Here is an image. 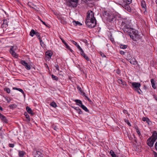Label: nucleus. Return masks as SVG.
<instances>
[{"label":"nucleus","mask_w":157,"mask_h":157,"mask_svg":"<svg viewBox=\"0 0 157 157\" xmlns=\"http://www.w3.org/2000/svg\"><path fill=\"white\" fill-rule=\"evenodd\" d=\"M130 31L128 34L134 41H137L140 39V36L137 31L133 29Z\"/></svg>","instance_id":"f257e3e1"},{"label":"nucleus","mask_w":157,"mask_h":157,"mask_svg":"<svg viewBox=\"0 0 157 157\" xmlns=\"http://www.w3.org/2000/svg\"><path fill=\"white\" fill-rule=\"evenodd\" d=\"M85 23L86 26L90 28H93L96 26L97 22L95 18L91 19H86Z\"/></svg>","instance_id":"f03ea898"},{"label":"nucleus","mask_w":157,"mask_h":157,"mask_svg":"<svg viewBox=\"0 0 157 157\" xmlns=\"http://www.w3.org/2000/svg\"><path fill=\"white\" fill-rule=\"evenodd\" d=\"M131 83H132V88L138 94H140L141 93L140 91H141V90L140 89V87L141 86V84L140 83L135 82H131Z\"/></svg>","instance_id":"7ed1b4c3"},{"label":"nucleus","mask_w":157,"mask_h":157,"mask_svg":"<svg viewBox=\"0 0 157 157\" xmlns=\"http://www.w3.org/2000/svg\"><path fill=\"white\" fill-rule=\"evenodd\" d=\"M78 0H68L67 2L68 6L73 8L76 7L78 5Z\"/></svg>","instance_id":"20e7f679"},{"label":"nucleus","mask_w":157,"mask_h":157,"mask_svg":"<svg viewBox=\"0 0 157 157\" xmlns=\"http://www.w3.org/2000/svg\"><path fill=\"white\" fill-rule=\"evenodd\" d=\"M122 29L123 30L124 33H127L128 34L129 32H130L133 29L131 28L130 26L128 25H124V26H122Z\"/></svg>","instance_id":"39448f33"},{"label":"nucleus","mask_w":157,"mask_h":157,"mask_svg":"<svg viewBox=\"0 0 157 157\" xmlns=\"http://www.w3.org/2000/svg\"><path fill=\"white\" fill-rule=\"evenodd\" d=\"M122 29L123 30L124 33H127L128 34L129 32H130L133 29L131 28L130 26L128 25H124V26H122Z\"/></svg>","instance_id":"423d86ee"},{"label":"nucleus","mask_w":157,"mask_h":157,"mask_svg":"<svg viewBox=\"0 0 157 157\" xmlns=\"http://www.w3.org/2000/svg\"><path fill=\"white\" fill-rule=\"evenodd\" d=\"M129 4H128V3H125V2H123L122 4V6L126 10L129 12H130L131 11V9L129 6Z\"/></svg>","instance_id":"0eeeda50"},{"label":"nucleus","mask_w":157,"mask_h":157,"mask_svg":"<svg viewBox=\"0 0 157 157\" xmlns=\"http://www.w3.org/2000/svg\"><path fill=\"white\" fill-rule=\"evenodd\" d=\"M86 19H92L94 18H95L94 17V12L91 10H89L86 13Z\"/></svg>","instance_id":"6e6552de"},{"label":"nucleus","mask_w":157,"mask_h":157,"mask_svg":"<svg viewBox=\"0 0 157 157\" xmlns=\"http://www.w3.org/2000/svg\"><path fill=\"white\" fill-rule=\"evenodd\" d=\"M23 65L25 68L27 70H29L30 69L31 67L24 60H21L20 62Z\"/></svg>","instance_id":"1a4fd4ad"},{"label":"nucleus","mask_w":157,"mask_h":157,"mask_svg":"<svg viewBox=\"0 0 157 157\" xmlns=\"http://www.w3.org/2000/svg\"><path fill=\"white\" fill-rule=\"evenodd\" d=\"M10 52L12 55L14 57L16 58H17L18 55L16 54L14 50V46H11L10 51Z\"/></svg>","instance_id":"9d476101"},{"label":"nucleus","mask_w":157,"mask_h":157,"mask_svg":"<svg viewBox=\"0 0 157 157\" xmlns=\"http://www.w3.org/2000/svg\"><path fill=\"white\" fill-rule=\"evenodd\" d=\"M153 138L151 137H149L147 140V145L150 146L152 147L153 146L154 142L155 141H154Z\"/></svg>","instance_id":"9b49d317"},{"label":"nucleus","mask_w":157,"mask_h":157,"mask_svg":"<svg viewBox=\"0 0 157 157\" xmlns=\"http://www.w3.org/2000/svg\"><path fill=\"white\" fill-rule=\"evenodd\" d=\"M117 82L120 84H121L123 86V87H127L128 85L127 84L126 82L123 80L122 79H118Z\"/></svg>","instance_id":"f8f14e48"},{"label":"nucleus","mask_w":157,"mask_h":157,"mask_svg":"<svg viewBox=\"0 0 157 157\" xmlns=\"http://www.w3.org/2000/svg\"><path fill=\"white\" fill-rule=\"evenodd\" d=\"M34 157H43V154L38 151H34L33 152Z\"/></svg>","instance_id":"ddd939ff"},{"label":"nucleus","mask_w":157,"mask_h":157,"mask_svg":"<svg viewBox=\"0 0 157 157\" xmlns=\"http://www.w3.org/2000/svg\"><path fill=\"white\" fill-rule=\"evenodd\" d=\"M108 19L109 22L111 23H114L116 21V18L113 15L109 16L108 17Z\"/></svg>","instance_id":"4468645a"},{"label":"nucleus","mask_w":157,"mask_h":157,"mask_svg":"<svg viewBox=\"0 0 157 157\" xmlns=\"http://www.w3.org/2000/svg\"><path fill=\"white\" fill-rule=\"evenodd\" d=\"M0 118L2 121L5 123H8V120L6 119L5 116H4L1 113H0Z\"/></svg>","instance_id":"2eb2a0df"},{"label":"nucleus","mask_w":157,"mask_h":157,"mask_svg":"<svg viewBox=\"0 0 157 157\" xmlns=\"http://www.w3.org/2000/svg\"><path fill=\"white\" fill-rule=\"evenodd\" d=\"M85 3L87 4L89 6L91 7L94 5V0H89L86 1Z\"/></svg>","instance_id":"dca6fc26"},{"label":"nucleus","mask_w":157,"mask_h":157,"mask_svg":"<svg viewBox=\"0 0 157 157\" xmlns=\"http://www.w3.org/2000/svg\"><path fill=\"white\" fill-rule=\"evenodd\" d=\"M151 137L153 139L154 141H155L157 139V132L155 131H153V134Z\"/></svg>","instance_id":"f3484780"},{"label":"nucleus","mask_w":157,"mask_h":157,"mask_svg":"<svg viewBox=\"0 0 157 157\" xmlns=\"http://www.w3.org/2000/svg\"><path fill=\"white\" fill-rule=\"evenodd\" d=\"M81 54L82 56L86 59L87 61H89V59L88 57L86 55V54L84 52L82 49L81 50Z\"/></svg>","instance_id":"a211bd4d"},{"label":"nucleus","mask_w":157,"mask_h":157,"mask_svg":"<svg viewBox=\"0 0 157 157\" xmlns=\"http://www.w3.org/2000/svg\"><path fill=\"white\" fill-rule=\"evenodd\" d=\"M28 5L30 7L36 10L37 8L36 5H34L31 2H29L28 3Z\"/></svg>","instance_id":"6ab92c4d"},{"label":"nucleus","mask_w":157,"mask_h":157,"mask_svg":"<svg viewBox=\"0 0 157 157\" xmlns=\"http://www.w3.org/2000/svg\"><path fill=\"white\" fill-rule=\"evenodd\" d=\"M72 107L79 114H82V112L81 110L78 107H75V106H72Z\"/></svg>","instance_id":"aec40b11"},{"label":"nucleus","mask_w":157,"mask_h":157,"mask_svg":"<svg viewBox=\"0 0 157 157\" xmlns=\"http://www.w3.org/2000/svg\"><path fill=\"white\" fill-rule=\"evenodd\" d=\"M26 110L28 113H29L31 115H33L34 114V113H33L31 109L28 106H27L26 107Z\"/></svg>","instance_id":"412c9836"},{"label":"nucleus","mask_w":157,"mask_h":157,"mask_svg":"<svg viewBox=\"0 0 157 157\" xmlns=\"http://www.w3.org/2000/svg\"><path fill=\"white\" fill-rule=\"evenodd\" d=\"M128 61L132 64L135 65L136 64V62L134 58H132L130 59H129Z\"/></svg>","instance_id":"4be33fe9"},{"label":"nucleus","mask_w":157,"mask_h":157,"mask_svg":"<svg viewBox=\"0 0 157 157\" xmlns=\"http://www.w3.org/2000/svg\"><path fill=\"white\" fill-rule=\"evenodd\" d=\"M142 120L144 121H146L148 124H150V123L151 122L150 120L147 117H143Z\"/></svg>","instance_id":"5701e85b"},{"label":"nucleus","mask_w":157,"mask_h":157,"mask_svg":"<svg viewBox=\"0 0 157 157\" xmlns=\"http://www.w3.org/2000/svg\"><path fill=\"white\" fill-rule=\"evenodd\" d=\"M77 105L80 106L82 109L84 110L86 112H89V110L85 105H84L83 104L82 105H80L79 104H77Z\"/></svg>","instance_id":"b1692460"},{"label":"nucleus","mask_w":157,"mask_h":157,"mask_svg":"<svg viewBox=\"0 0 157 157\" xmlns=\"http://www.w3.org/2000/svg\"><path fill=\"white\" fill-rule=\"evenodd\" d=\"M127 59L128 60H129V59H131L132 57V53L131 52H127Z\"/></svg>","instance_id":"393cba45"},{"label":"nucleus","mask_w":157,"mask_h":157,"mask_svg":"<svg viewBox=\"0 0 157 157\" xmlns=\"http://www.w3.org/2000/svg\"><path fill=\"white\" fill-rule=\"evenodd\" d=\"M63 44L65 45L66 48H67L68 49L70 50V51L72 52L73 51L70 48V47L68 45V44H67V43L65 42V41L63 40Z\"/></svg>","instance_id":"a878e982"},{"label":"nucleus","mask_w":157,"mask_h":157,"mask_svg":"<svg viewBox=\"0 0 157 157\" xmlns=\"http://www.w3.org/2000/svg\"><path fill=\"white\" fill-rule=\"evenodd\" d=\"M53 53L51 51H47L45 53V55L46 56H48L49 58H50L52 56Z\"/></svg>","instance_id":"bb28decb"},{"label":"nucleus","mask_w":157,"mask_h":157,"mask_svg":"<svg viewBox=\"0 0 157 157\" xmlns=\"http://www.w3.org/2000/svg\"><path fill=\"white\" fill-rule=\"evenodd\" d=\"M71 42H72L73 44H75L77 46V47L79 49V50L81 51V50L82 49L77 44V43L76 42L73 40H71Z\"/></svg>","instance_id":"cd10ccee"},{"label":"nucleus","mask_w":157,"mask_h":157,"mask_svg":"<svg viewBox=\"0 0 157 157\" xmlns=\"http://www.w3.org/2000/svg\"><path fill=\"white\" fill-rule=\"evenodd\" d=\"M2 28H6L8 26V24L7 21L6 20H4L3 24L2 25Z\"/></svg>","instance_id":"c85d7f7f"},{"label":"nucleus","mask_w":157,"mask_h":157,"mask_svg":"<svg viewBox=\"0 0 157 157\" xmlns=\"http://www.w3.org/2000/svg\"><path fill=\"white\" fill-rule=\"evenodd\" d=\"M151 82L152 85V87L154 89H155L156 88V86L155 85V81L153 79H151Z\"/></svg>","instance_id":"c756f323"},{"label":"nucleus","mask_w":157,"mask_h":157,"mask_svg":"<svg viewBox=\"0 0 157 157\" xmlns=\"http://www.w3.org/2000/svg\"><path fill=\"white\" fill-rule=\"evenodd\" d=\"M127 19L124 18V19H123L121 23V27H122V26H124V25H127Z\"/></svg>","instance_id":"7c9ffc66"},{"label":"nucleus","mask_w":157,"mask_h":157,"mask_svg":"<svg viewBox=\"0 0 157 157\" xmlns=\"http://www.w3.org/2000/svg\"><path fill=\"white\" fill-rule=\"evenodd\" d=\"M73 23L74 25L75 26H77L78 25H82V24L79 21H73Z\"/></svg>","instance_id":"2f4dec72"},{"label":"nucleus","mask_w":157,"mask_h":157,"mask_svg":"<svg viewBox=\"0 0 157 157\" xmlns=\"http://www.w3.org/2000/svg\"><path fill=\"white\" fill-rule=\"evenodd\" d=\"M141 6L142 8L145 9L146 7V3L144 1L142 0L141 2Z\"/></svg>","instance_id":"473e14b6"},{"label":"nucleus","mask_w":157,"mask_h":157,"mask_svg":"<svg viewBox=\"0 0 157 157\" xmlns=\"http://www.w3.org/2000/svg\"><path fill=\"white\" fill-rule=\"evenodd\" d=\"M36 32L34 29L31 30V31L30 32V35L33 37L34 35H35Z\"/></svg>","instance_id":"72a5a7b5"},{"label":"nucleus","mask_w":157,"mask_h":157,"mask_svg":"<svg viewBox=\"0 0 157 157\" xmlns=\"http://www.w3.org/2000/svg\"><path fill=\"white\" fill-rule=\"evenodd\" d=\"M25 153L23 151H19V156L20 157H23L24 156V155L25 154Z\"/></svg>","instance_id":"f704fd0d"},{"label":"nucleus","mask_w":157,"mask_h":157,"mask_svg":"<svg viewBox=\"0 0 157 157\" xmlns=\"http://www.w3.org/2000/svg\"><path fill=\"white\" fill-rule=\"evenodd\" d=\"M120 47L121 48L123 49H126L127 48V45H124L123 44H120L119 45Z\"/></svg>","instance_id":"c9c22d12"},{"label":"nucleus","mask_w":157,"mask_h":157,"mask_svg":"<svg viewBox=\"0 0 157 157\" xmlns=\"http://www.w3.org/2000/svg\"><path fill=\"white\" fill-rule=\"evenodd\" d=\"M74 101L77 103V104H79L80 105H82V101L80 100L76 99V100H75Z\"/></svg>","instance_id":"e433bc0d"},{"label":"nucleus","mask_w":157,"mask_h":157,"mask_svg":"<svg viewBox=\"0 0 157 157\" xmlns=\"http://www.w3.org/2000/svg\"><path fill=\"white\" fill-rule=\"evenodd\" d=\"M13 89L18 90L19 91H20V92H21L22 94H24V91L22 89H21V88H17L16 87H13Z\"/></svg>","instance_id":"4c0bfd02"},{"label":"nucleus","mask_w":157,"mask_h":157,"mask_svg":"<svg viewBox=\"0 0 157 157\" xmlns=\"http://www.w3.org/2000/svg\"><path fill=\"white\" fill-rule=\"evenodd\" d=\"M50 105L54 107V108H56L57 106L56 104L54 101L50 103Z\"/></svg>","instance_id":"58836bf2"},{"label":"nucleus","mask_w":157,"mask_h":157,"mask_svg":"<svg viewBox=\"0 0 157 157\" xmlns=\"http://www.w3.org/2000/svg\"><path fill=\"white\" fill-rule=\"evenodd\" d=\"M24 115L26 117V118L28 119V121H30V118L29 115L26 112L25 113Z\"/></svg>","instance_id":"ea45409f"},{"label":"nucleus","mask_w":157,"mask_h":157,"mask_svg":"<svg viewBox=\"0 0 157 157\" xmlns=\"http://www.w3.org/2000/svg\"><path fill=\"white\" fill-rule=\"evenodd\" d=\"M51 76L52 78L54 80L57 81L58 79V78L53 75H52Z\"/></svg>","instance_id":"a19ab883"},{"label":"nucleus","mask_w":157,"mask_h":157,"mask_svg":"<svg viewBox=\"0 0 157 157\" xmlns=\"http://www.w3.org/2000/svg\"><path fill=\"white\" fill-rule=\"evenodd\" d=\"M110 153L111 154V156L112 157L115 156L116 155L114 153V152L112 150H111L110 151Z\"/></svg>","instance_id":"79ce46f5"},{"label":"nucleus","mask_w":157,"mask_h":157,"mask_svg":"<svg viewBox=\"0 0 157 157\" xmlns=\"http://www.w3.org/2000/svg\"><path fill=\"white\" fill-rule=\"evenodd\" d=\"M136 130L137 133L138 134L140 138V137L142 136V135L140 133V131L138 128L136 129Z\"/></svg>","instance_id":"37998d69"},{"label":"nucleus","mask_w":157,"mask_h":157,"mask_svg":"<svg viewBox=\"0 0 157 157\" xmlns=\"http://www.w3.org/2000/svg\"><path fill=\"white\" fill-rule=\"evenodd\" d=\"M4 90L5 91H6V92L7 93H10V90L9 88H4Z\"/></svg>","instance_id":"c03bdc74"},{"label":"nucleus","mask_w":157,"mask_h":157,"mask_svg":"<svg viewBox=\"0 0 157 157\" xmlns=\"http://www.w3.org/2000/svg\"><path fill=\"white\" fill-rule=\"evenodd\" d=\"M132 0H124V2H125V3H128V4H130L132 2Z\"/></svg>","instance_id":"a18cd8bd"},{"label":"nucleus","mask_w":157,"mask_h":157,"mask_svg":"<svg viewBox=\"0 0 157 157\" xmlns=\"http://www.w3.org/2000/svg\"><path fill=\"white\" fill-rule=\"evenodd\" d=\"M77 89L78 90H79L81 93H82V92H83L82 88L78 86H77Z\"/></svg>","instance_id":"49530a36"},{"label":"nucleus","mask_w":157,"mask_h":157,"mask_svg":"<svg viewBox=\"0 0 157 157\" xmlns=\"http://www.w3.org/2000/svg\"><path fill=\"white\" fill-rule=\"evenodd\" d=\"M17 106L15 104H12L10 105V107L11 108H15Z\"/></svg>","instance_id":"de8ad7c7"},{"label":"nucleus","mask_w":157,"mask_h":157,"mask_svg":"<svg viewBox=\"0 0 157 157\" xmlns=\"http://www.w3.org/2000/svg\"><path fill=\"white\" fill-rule=\"evenodd\" d=\"M35 35H36L37 36V37L39 39H40L41 38L40 37V35L39 33L38 32H36V34Z\"/></svg>","instance_id":"09e8293b"},{"label":"nucleus","mask_w":157,"mask_h":157,"mask_svg":"<svg viewBox=\"0 0 157 157\" xmlns=\"http://www.w3.org/2000/svg\"><path fill=\"white\" fill-rule=\"evenodd\" d=\"M55 67L56 69L57 70H58V71H59V65H58V64H55Z\"/></svg>","instance_id":"8fccbe9b"},{"label":"nucleus","mask_w":157,"mask_h":157,"mask_svg":"<svg viewBox=\"0 0 157 157\" xmlns=\"http://www.w3.org/2000/svg\"><path fill=\"white\" fill-rule=\"evenodd\" d=\"M123 112L124 113V114H127L128 115V116L129 115V113H128V112L127 111V110H125V109H124L123 110Z\"/></svg>","instance_id":"3c124183"},{"label":"nucleus","mask_w":157,"mask_h":157,"mask_svg":"<svg viewBox=\"0 0 157 157\" xmlns=\"http://www.w3.org/2000/svg\"><path fill=\"white\" fill-rule=\"evenodd\" d=\"M125 121L126 123L129 126H131V124L127 120H125Z\"/></svg>","instance_id":"603ef678"},{"label":"nucleus","mask_w":157,"mask_h":157,"mask_svg":"<svg viewBox=\"0 0 157 157\" xmlns=\"http://www.w3.org/2000/svg\"><path fill=\"white\" fill-rule=\"evenodd\" d=\"M61 23L63 24H65L67 23V21H66L63 20L62 19L61 20Z\"/></svg>","instance_id":"864d4df0"},{"label":"nucleus","mask_w":157,"mask_h":157,"mask_svg":"<svg viewBox=\"0 0 157 157\" xmlns=\"http://www.w3.org/2000/svg\"><path fill=\"white\" fill-rule=\"evenodd\" d=\"M39 41H40V44L41 45V46H43V45H43V44H44V43H43V41H42V40L41 39V38H40V39H39Z\"/></svg>","instance_id":"5fc2aeb1"},{"label":"nucleus","mask_w":157,"mask_h":157,"mask_svg":"<svg viewBox=\"0 0 157 157\" xmlns=\"http://www.w3.org/2000/svg\"><path fill=\"white\" fill-rule=\"evenodd\" d=\"M120 53L122 55H124L126 53V52L122 51H120Z\"/></svg>","instance_id":"6e6d98bb"},{"label":"nucleus","mask_w":157,"mask_h":157,"mask_svg":"<svg viewBox=\"0 0 157 157\" xmlns=\"http://www.w3.org/2000/svg\"><path fill=\"white\" fill-rule=\"evenodd\" d=\"M14 144H9V147H14Z\"/></svg>","instance_id":"4d7b16f0"},{"label":"nucleus","mask_w":157,"mask_h":157,"mask_svg":"<svg viewBox=\"0 0 157 157\" xmlns=\"http://www.w3.org/2000/svg\"><path fill=\"white\" fill-rule=\"evenodd\" d=\"M116 73L118 74H120V71L119 70H117L116 71Z\"/></svg>","instance_id":"13d9d810"},{"label":"nucleus","mask_w":157,"mask_h":157,"mask_svg":"<svg viewBox=\"0 0 157 157\" xmlns=\"http://www.w3.org/2000/svg\"><path fill=\"white\" fill-rule=\"evenodd\" d=\"M112 37V35H110V37H109V38H110V40L111 41H114V39L113 38H111V37Z\"/></svg>","instance_id":"bf43d9fd"},{"label":"nucleus","mask_w":157,"mask_h":157,"mask_svg":"<svg viewBox=\"0 0 157 157\" xmlns=\"http://www.w3.org/2000/svg\"><path fill=\"white\" fill-rule=\"evenodd\" d=\"M53 129L55 130H57V129H58L57 127L56 126H53Z\"/></svg>","instance_id":"052dcab7"},{"label":"nucleus","mask_w":157,"mask_h":157,"mask_svg":"<svg viewBox=\"0 0 157 157\" xmlns=\"http://www.w3.org/2000/svg\"><path fill=\"white\" fill-rule=\"evenodd\" d=\"M101 55L103 57H106L105 56L103 53H101Z\"/></svg>","instance_id":"680f3d73"},{"label":"nucleus","mask_w":157,"mask_h":157,"mask_svg":"<svg viewBox=\"0 0 157 157\" xmlns=\"http://www.w3.org/2000/svg\"><path fill=\"white\" fill-rule=\"evenodd\" d=\"M155 149H156V150H157V141L155 143Z\"/></svg>","instance_id":"e2e57ef3"},{"label":"nucleus","mask_w":157,"mask_h":157,"mask_svg":"<svg viewBox=\"0 0 157 157\" xmlns=\"http://www.w3.org/2000/svg\"><path fill=\"white\" fill-rule=\"evenodd\" d=\"M81 93L82 94H81L82 95L84 96L85 97L86 96L85 93L83 91V92H82V93Z\"/></svg>","instance_id":"0e129e2a"},{"label":"nucleus","mask_w":157,"mask_h":157,"mask_svg":"<svg viewBox=\"0 0 157 157\" xmlns=\"http://www.w3.org/2000/svg\"><path fill=\"white\" fill-rule=\"evenodd\" d=\"M42 22L43 23V24L44 25L46 26H48V25H47L46 24V23L44 22L43 21V22Z\"/></svg>","instance_id":"69168bd1"},{"label":"nucleus","mask_w":157,"mask_h":157,"mask_svg":"<svg viewBox=\"0 0 157 157\" xmlns=\"http://www.w3.org/2000/svg\"><path fill=\"white\" fill-rule=\"evenodd\" d=\"M85 97L87 99V100L89 101H90V99H89V98L87 97V96H85Z\"/></svg>","instance_id":"338daca9"},{"label":"nucleus","mask_w":157,"mask_h":157,"mask_svg":"<svg viewBox=\"0 0 157 157\" xmlns=\"http://www.w3.org/2000/svg\"><path fill=\"white\" fill-rule=\"evenodd\" d=\"M155 157H157V153H155L154 155Z\"/></svg>","instance_id":"774afa93"}]
</instances>
